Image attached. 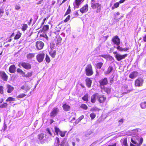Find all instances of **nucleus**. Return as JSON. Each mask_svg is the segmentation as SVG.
Segmentation results:
<instances>
[{"instance_id":"a18cd8bd","label":"nucleus","mask_w":146,"mask_h":146,"mask_svg":"<svg viewBox=\"0 0 146 146\" xmlns=\"http://www.w3.org/2000/svg\"><path fill=\"white\" fill-rule=\"evenodd\" d=\"M80 107L84 110H87L88 108L87 106L84 104H82L81 105Z\"/></svg>"},{"instance_id":"3c124183","label":"nucleus","mask_w":146,"mask_h":146,"mask_svg":"<svg viewBox=\"0 0 146 146\" xmlns=\"http://www.w3.org/2000/svg\"><path fill=\"white\" fill-rule=\"evenodd\" d=\"M26 95L24 94H22L18 96V97L19 98H21L25 96Z\"/></svg>"},{"instance_id":"79ce46f5","label":"nucleus","mask_w":146,"mask_h":146,"mask_svg":"<svg viewBox=\"0 0 146 146\" xmlns=\"http://www.w3.org/2000/svg\"><path fill=\"white\" fill-rule=\"evenodd\" d=\"M45 59L46 61L48 63L50 62V58L48 56L47 54L46 55V58H45Z\"/></svg>"},{"instance_id":"bb28decb","label":"nucleus","mask_w":146,"mask_h":146,"mask_svg":"<svg viewBox=\"0 0 146 146\" xmlns=\"http://www.w3.org/2000/svg\"><path fill=\"white\" fill-rule=\"evenodd\" d=\"M82 99L84 101L88 102V94H86L82 98Z\"/></svg>"},{"instance_id":"e433bc0d","label":"nucleus","mask_w":146,"mask_h":146,"mask_svg":"<svg viewBox=\"0 0 146 146\" xmlns=\"http://www.w3.org/2000/svg\"><path fill=\"white\" fill-rule=\"evenodd\" d=\"M17 71V72L20 73V74H25V73L20 68H18Z\"/></svg>"},{"instance_id":"13d9d810","label":"nucleus","mask_w":146,"mask_h":146,"mask_svg":"<svg viewBox=\"0 0 146 146\" xmlns=\"http://www.w3.org/2000/svg\"><path fill=\"white\" fill-rule=\"evenodd\" d=\"M30 88L28 87L27 86H25V90L26 92H27Z\"/></svg>"},{"instance_id":"49530a36","label":"nucleus","mask_w":146,"mask_h":146,"mask_svg":"<svg viewBox=\"0 0 146 146\" xmlns=\"http://www.w3.org/2000/svg\"><path fill=\"white\" fill-rule=\"evenodd\" d=\"M32 73L31 72H28L27 74L25 75V76L27 78L31 77L32 75Z\"/></svg>"},{"instance_id":"f8f14e48","label":"nucleus","mask_w":146,"mask_h":146,"mask_svg":"<svg viewBox=\"0 0 146 146\" xmlns=\"http://www.w3.org/2000/svg\"><path fill=\"white\" fill-rule=\"evenodd\" d=\"M127 56V54H125L123 55H121L119 54H116L115 56V57L117 60L119 61L122 59H124Z\"/></svg>"},{"instance_id":"2eb2a0df","label":"nucleus","mask_w":146,"mask_h":146,"mask_svg":"<svg viewBox=\"0 0 146 146\" xmlns=\"http://www.w3.org/2000/svg\"><path fill=\"white\" fill-rule=\"evenodd\" d=\"M98 93H96L93 95L91 98V102L92 103H94L96 101V99H98Z\"/></svg>"},{"instance_id":"774afa93","label":"nucleus","mask_w":146,"mask_h":146,"mask_svg":"<svg viewBox=\"0 0 146 146\" xmlns=\"http://www.w3.org/2000/svg\"><path fill=\"white\" fill-rule=\"evenodd\" d=\"M143 40L144 42H146V35L143 37Z\"/></svg>"},{"instance_id":"e2e57ef3","label":"nucleus","mask_w":146,"mask_h":146,"mask_svg":"<svg viewBox=\"0 0 146 146\" xmlns=\"http://www.w3.org/2000/svg\"><path fill=\"white\" fill-rule=\"evenodd\" d=\"M84 118V115H82L79 118V119H80V120H81L82 119H83Z\"/></svg>"},{"instance_id":"4c0bfd02","label":"nucleus","mask_w":146,"mask_h":146,"mask_svg":"<svg viewBox=\"0 0 146 146\" xmlns=\"http://www.w3.org/2000/svg\"><path fill=\"white\" fill-rule=\"evenodd\" d=\"M122 145L123 146H128L126 139H125L123 140Z\"/></svg>"},{"instance_id":"a211bd4d","label":"nucleus","mask_w":146,"mask_h":146,"mask_svg":"<svg viewBox=\"0 0 146 146\" xmlns=\"http://www.w3.org/2000/svg\"><path fill=\"white\" fill-rule=\"evenodd\" d=\"M138 72L136 71L132 72L129 75V77L132 79L135 78L138 76Z\"/></svg>"},{"instance_id":"7ed1b4c3","label":"nucleus","mask_w":146,"mask_h":146,"mask_svg":"<svg viewBox=\"0 0 146 146\" xmlns=\"http://www.w3.org/2000/svg\"><path fill=\"white\" fill-rule=\"evenodd\" d=\"M85 71L86 75L88 76H92L94 73L92 66L91 64H88L87 65L85 68Z\"/></svg>"},{"instance_id":"f257e3e1","label":"nucleus","mask_w":146,"mask_h":146,"mask_svg":"<svg viewBox=\"0 0 146 146\" xmlns=\"http://www.w3.org/2000/svg\"><path fill=\"white\" fill-rule=\"evenodd\" d=\"M136 140H135V137H133L131 139V142L135 144L134 145L131 143L130 144V146H140L142 143L143 141L142 137L137 136L136 137Z\"/></svg>"},{"instance_id":"603ef678","label":"nucleus","mask_w":146,"mask_h":146,"mask_svg":"<svg viewBox=\"0 0 146 146\" xmlns=\"http://www.w3.org/2000/svg\"><path fill=\"white\" fill-rule=\"evenodd\" d=\"M98 110L99 109L96 107H93L92 109V111H96Z\"/></svg>"},{"instance_id":"6e6552de","label":"nucleus","mask_w":146,"mask_h":146,"mask_svg":"<svg viewBox=\"0 0 146 146\" xmlns=\"http://www.w3.org/2000/svg\"><path fill=\"white\" fill-rule=\"evenodd\" d=\"M56 142L57 143L58 146H66V140L65 139L63 140L60 143L59 138L57 137Z\"/></svg>"},{"instance_id":"39448f33","label":"nucleus","mask_w":146,"mask_h":146,"mask_svg":"<svg viewBox=\"0 0 146 146\" xmlns=\"http://www.w3.org/2000/svg\"><path fill=\"white\" fill-rule=\"evenodd\" d=\"M143 79L141 78H139L135 81V85L136 86H143Z\"/></svg>"},{"instance_id":"8fccbe9b","label":"nucleus","mask_w":146,"mask_h":146,"mask_svg":"<svg viewBox=\"0 0 146 146\" xmlns=\"http://www.w3.org/2000/svg\"><path fill=\"white\" fill-rule=\"evenodd\" d=\"M70 15L68 16L66 19L64 20V21L65 22H68L70 19Z\"/></svg>"},{"instance_id":"0e129e2a","label":"nucleus","mask_w":146,"mask_h":146,"mask_svg":"<svg viewBox=\"0 0 146 146\" xmlns=\"http://www.w3.org/2000/svg\"><path fill=\"white\" fill-rule=\"evenodd\" d=\"M123 119H120V120L119 121V123H122L123 122Z\"/></svg>"},{"instance_id":"69168bd1","label":"nucleus","mask_w":146,"mask_h":146,"mask_svg":"<svg viewBox=\"0 0 146 146\" xmlns=\"http://www.w3.org/2000/svg\"><path fill=\"white\" fill-rule=\"evenodd\" d=\"M43 0H41L39 1L37 3V4H40L42 3V1Z\"/></svg>"},{"instance_id":"f704fd0d","label":"nucleus","mask_w":146,"mask_h":146,"mask_svg":"<svg viewBox=\"0 0 146 146\" xmlns=\"http://www.w3.org/2000/svg\"><path fill=\"white\" fill-rule=\"evenodd\" d=\"M117 46H114V47L117 48L118 50H119V51H122V49H123V48L119 46V45Z\"/></svg>"},{"instance_id":"72a5a7b5","label":"nucleus","mask_w":146,"mask_h":146,"mask_svg":"<svg viewBox=\"0 0 146 146\" xmlns=\"http://www.w3.org/2000/svg\"><path fill=\"white\" fill-rule=\"evenodd\" d=\"M104 90L108 94H109L111 92V88H104Z\"/></svg>"},{"instance_id":"5fc2aeb1","label":"nucleus","mask_w":146,"mask_h":146,"mask_svg":"<svg viewBox=\"0 0 146 146\" xmlns=\"http://www.w3.org/2000/svg\"><path fill=\"white\" fill-rule=\"evenodd\" d=\"M4 13V11L3 9H0V17H1L3 14Z\"/></svg>"},{"instance_id":"a878e982","label":"nucleus","mask_w":146,"mask_h":146,"mask_svg":"<svg viewBox=\"0 0 146 146\" xmlns=\"http://www.w3.org/2000/svg\"><path fill=\"white\" fill-rule=\"evenodd\" d=\"M35 56L34 53H29L27 55V58L28 59H31Z\"/></svg>"},{"instance_id":"052dcab7","label":"nucleus","mask_w":146,"mask_h":146,"mask_svg":"<svg viewBox=\"0 0 146 146\" xmlns=\"http://www.w3.org/2000/svg\"><path fill=\"white\" fill-rule=\"evenodd\" d=\"M132 131L133 133H134V132H135V134H136V133H137L138 131V129H135L134 130H133Z\"/></svg>"},{"instance_id":"0eeeda50","label":"nucleus","mask_w":146,"mask_h":146,"mask_svg":"<svg viewBox=\"0 0 146 146\" xmlns=\"http://www.w3.org/2000/svg\"><path fill=\"white\" fill-rule=\"evenodd\" d=\"M112 41L114 44L116 45H119L120 40L118 36L116 35L114 36L112 39Z\"/></svg>"},{"instance_id":"6e6d98bb","label":"nucleus","mask_w":146,"mask_h":146,"mask_svg":"<svg viewBox=\"0 0 146 146\" xmlns=\"http://www.w3.org/2000/svg\"><path fill=\"white\" fill-rule=\"evenodd\" d=\"M15 9L16 10H19L21 8V7L19 5H16L15 6Z\"/></svg>"},{"instance_id":"f3484780","label":"nucleus","mask_w":146,"mask_h":146,"mask_svg":"<svg viewBox=\"0 0 146 146\" xmlns=\"http://www.w3.org/2000/svg\"><path fill=\"white\" fill-rule=\"evenodd\" d=\"M84 0H75V4L74 3V5L75 8H78L79 5L83 2Z\"/></svg>"},{"instance_id":"a19ab883","label":"nucleus","mask_w":146,"mask_h":146,"mask_svg":"<svg viewBox=\"0 0 146 146\" xmlns=\"http://www.w3.org/2000/svg\"><path fill=\"white\" fill-rule=\"evenodd\" d=\"M15 100V98H13L12 97H9L6 100V102L9 101V102H13Z\"/></svg>"},{"instance_id":"c03bdc74","label":"nucleus","mask_w":146,"mask_h":146,"mask_svg":"<svg viewBox=\"0 0 146 146\" xmlns=\"http://www.w3.org/2000/svg\"><path fill=\"white\" fill-rule=\"evenodd\" d=\"M90 116L92 119H94L96 116V114L94 113H92L90 114Z\"/></svg>"},{"instance_id":"cd10ccee","label":"nucleus","mask_w":146,"mask_h":146,"mask_svg":"<svg viewBox=\"0 0 146 146\" xmlns=\"http://www.w3.org/2000/svg\"><path fill=\"white\" fill-rule=\"evenodd\" d=\"M50 54L52 58H54L56 55V50H52L50 52Z\"/></svg>"},{"instance_id":"f03ea898","label":"nucleus","mask_w":146,"mask_h":146,"mask_svg":"<svg viewBox=\"0 0 146 146\" xmlns=\"http://www.w3.org/2000/svg\"><path fill=\"white\" fill-rule=\"evenodd\" d=\"M96 0H91V7L94 9H97L96 12L97 13H98L101 10V6L99 3H96Z\"/></svg>"},{"instance_id":"393cba45","label":"nucleus","mask_w":146,"mask_h":146,"mask_svg":"<svg viewBox=\"0 0 146 146\" xmlns=\"http://www.w3.org/2000/svg\"><path fill=\"white\" fill-rule=\"evenodd\" d=\"M100 56L106 59L109 58V59L111 60H112L113 59V58L112 57V56H110L109 55H101Z\"/></svg>"},{"instance_id":"c85d7f7f","label":"nucleus","mask_w":146,"mask_h":146,"mask_svg":"<svg viewBox=\"0 0 146 146\" xmlns=\"http://www.w3.org/2000/svg\"><path fill=\"white\" fill-rule=\"evenodd\" d=\"M140 106L142 109H144L146 108V101L141 102L140 104Z\"/></svg>"},{"instance_id":"dca6fc26","label":"nucleus","mask_w":146,"mask_h":146,"mask_svg":"<svg viewBox=\"0 0 146 146\" xmlns=\"http://www.w3.org/2000/svg\"><path fill=\"white\" fill-rule=\"evenodd\" d=\"M100 84L101 86V87L102 88H104V86L106 85L108 83L107 78H105L101 80L100 81Z\"/></svg>"},{"instance_id":"2f4dec72","label":"nucleus","mask_w":146,"mask_h":146,"mask_svg":"<svg viewBox=\"0 0 146 146\" xmlns=\"http://www.w3.org/2000/svg\"><path fill=\"white\" fill-rule=\"evenodd\" d=\"M54 130L55 133L57 135H58V134L60 133V132L61 131H60L59 128L57 127H54Z\"/></svg>"},{"instance_id":"7c9ffc66","label":"nucleus","mask_w":146,"mask_h":146,"mask_svg":"<svg viewBox=\"0 0 146 146\" xmlns=\"http://www.w3.org/2000/svg\"><path fill=\"white\" fill-rule=\"evenodd\" d=\"M119 2H116L113 5L112 7V9L113 10L115 8H116L118 7L119 6Z\"/></svg>"},{"instance_id":"bf43d9fd","label":"nucleus","mask_w":146,"mask_h":146,"mask_svg":"<svg viewBox=\"0 0 146 146\" xmlns=\"http://www.w3.org/2000/svg\"><path fill=\"white\" fill-rule=\"evenodd\" d=\"M129 49V48L128 47H126L125 48H123L122 51H127Z\"/></svg>"},{"instance_id":"5701e85b","label":"nucleus","mask_w":146,"mask_h":146,"mask_svg":"<svg viewBox=\"0 0 146 146\" xmlns=\"http://www.w3.org/2000/svg\"><path fill=\"white\" fill-rule=\"evenodd\" d=\"M113 69V67L111 66H110L107 71H105L104 72L105 75H107L110 73Z\"/></svg>"},{"instance_id":"412c9836","label":"nucleus","mask_w":146,"mask_h":146,"mask_svg":"<svg viewBox=\"0 0 146 146\" xmlns=\"http://www.w3.org/2000/svg\"><path fill=\"white\" fill-rule=\"evenodd\" d=\"M7 92L9 93H11L14 89L13 87L9 84L7 85Z\"/></svg>"},{"instance_id":"4be33fe9","label":"nucleus","mask_w":146,"mask_h":146,"mask_svg":"<svg viewBox=\"0 0 146 146\" xmlns=\"http://www.w3.org/2000/svg\"><path fill=\"white\" fill-rule=\"evenodd\" d=\"M62 107L64 110L66 111H69L70 108V106L66 104H64Z\"/></svg>"},{"instance_id":"37998d69","label":"nucleus","mask_w":146,"mask_h":146,"mask_svg":"<svg viewBox=\"0 0 146 146\" xmlns=\"http://www.w3.org/2000/svg\"><path fill=\"white\" fill-rule=\"evenodd\" d=\"M66 31L67 33H70V25H68L66 27Z\"/></svg>"},{"instance_id":"c756f323","label":"nucleus","mask_w":146,"mask_h":146,"mask_svg":"<svg viewBox=\"0 0 146 146\" xmlns=\"http://www.w3.org/2000/svg\"><path fill=\"white\" fill-rule=\"evenodd\" d=\"M103 63L102 62H98L97 64L96 67L97 69H100L102 66Z\"/></svg>"},{"instance_id":"864d4df0","label":"nucleus","mask_w":146,"mask_h":146,"mask_svg":"<svg viewBox=\"0 0 146 146\" xmlns=\"http://www.w3.org/2000/svg\"><path fill=\"white\" fill-rule=\"evenodd\" d=\"M71 12V10L70 9H68L67 10L66 12L65 13V15H67L69 14Z\"/></svg>"},{"instance_id":"4d7b16f0","label":"nucleus","mask_w":146,"mask_h":146,"mask_svg":"<svg viewBox=\"0 0 146 146\" xmlns=\"http://www.w3.org/2000/svg\"><path fill=\"white\" fill-rule=\"evenodd\" d=\"M47 133H48L49 134L50 136H53V134L52 133L51 131L49 129H47Z\"/></svg>"},{"instance_id":"20e7f679","label":"nucleus","mask_w":146,"mask_h":146,"mask_svg":"<svg viewBox=\"0 0 146 146\" xmlns=\"http://www.w3.org/2000/svg\"><path fill=\"white\" fill-rule=\"evenodd\" d=\"M20 64L24 68L27 70L30 69L31 68V64L29 63L25 62L20 63L19 64V66L20 67H21Z\"/></svg>"},{"instance_id":"9d476101","label":"nucleus","mask_w":146,"mask_h":146,"mask_svg":"<svg viewBox=\"0 0 146 146\" xmlns=\"http://www.w3.org/2000/svg\"><path fill=\"white\" fill-rule=\"evenodd\" d=\"M36 46L38 50H41L44 46V44L41 41L39 40L36 42Z\"/></svg>"},{"instance_id":"09e8293b","label":"nucleus","mask_w":146,"mask_h":146,"mask_svg":"<svg viewBox=\"0 0 146 146\" xmlns=\"http://www.w3.org/2000/svg\"><path fill=\"white\" fill-rule=\"evenodd\" d=\"M3 87L2 86H0V93L3 94Z\"/></svg>"},{"instance_id":"4468645a","label":"nucleus","mask_w":146,"mask_h":146,"mask_svg":"<svg viewBox=\"0 0 146 146\" xmlns=\"http://www.w3.org/2000/svg\"><path fill=\"white\" fill-rule=\"evenodd\" d=\"M38 139L39 140L40 143L42 144L44 143L46 141V140L44 139V134H43L41 133L38 134Z\"/></svg>"},{"instance_id":"423d86ee","label":"nucleus","mask_w":146,"mask_h":146,"mask_svg":"<svg viewBox=\"0 0 146 146\" xmlns=\"http://www.w3.org/2000/svg\"><path fill=\"white\" fill-rule=\"evenodd\" d=\"M59 109L57 108H54L53 109L50 114V116L51 118H54L56 116L59 111Z\"/></svg>"},{"instance_id":"338daca9","label":"nucleus","mask_w":146,"mask_h":146,"mask_svg":"<svg viewBox=\"0 0 146 146\" xmlns=\"http://www.w3.org/2000/svg\"><path fill=\"white\" fill-rule=\"evenodd\" d=\"M81 120H80V119H79V118L77 119L76 120V122L77 123H78L79 122H80Z\"/></svg>"},{"instance_id":"aec40b11","label":"nucleus","mask_w":146,"mask_h":146,"mask_svg":"<svg viewBox=\"0 0 146 146\" xmlns=\"http://www.w3.org/2000/svg\"><path fill=\"white\" fill-rule=\"evenodd\" d=\"M16 68L14 64L11 66L9 68V72L11 73H15L16 71Z\"/></svg>"},{"instance_id":"6ab92c4d","label":"nucleus","mask_w":146,"mask_h":146,"mask_svg":"<svg viewBox=\"0 0 146 146\" xmlns=\"http://www.w3.org/2000/svg\"><path fill=\"white\" fill-rule=\"evenodd\" d=\"M88 5L87 4H86L80 9V11L82 13H83L87 12L88 11Z\"/></svg>"},{"instance_id":"9b49d317","label":"nucleus","mask_w":146,"mask_h":146,"mask_svg":"<svg viewBox=\"0 0 146 146\" xmlns=\"http://www.w3.org/2000/svg\"><path fill=\"white\" fill-rule=\"evenodd\" d=\"M0 78L4 81H7L8 80V76L5 72L0 71Z\"/></svg>"},{"instance_id":"ea45409f","label":"nucleus","mask_w":146,"mask_h":146,"mask_svg":"<svg viewBox=\"0 0 146 146\" xmlns=\"http://www.w3.org/2000/svg\"><path fill=\"white\" fill-rule=\"evenodd\" d=\"M49 29V26L48 25H44L42 28L43 31H47Z\"/></svg>"},{"instance_id":"680f3d73","label":"nucleus","mask_w":146,"mask_h":146,"mask_svg":"<svg viewBox=\"0 0 146 146\" xmlns=\"http://www.w3.org/2000/svg\"><path fill=\"white\" fill-rule=\"evenodd\" d=\"M126 0H121L119 2V3H122L124 2Z\"/></svg>"},{"instance_id":"1a4fd4ad","label":"nucleus","mask_w":146,"mask_h":146,"mask_svg":"<svg viewBox=\"0 0 146 146\" xmlns=\"http://www.w3.org/2000/svg\"><path fill=\"white\" fill-rule=\"evenodd\" d=\"M45 56L44 53H40L36 55V58L38 61L39 62H42L44 59Z\"/></svg>"},{"instance_id":"de8ad7c7","label":"nucleus","mask_w":146,"mask_h":146,"mask_svg":"<svg viewBox=\"0 0 146 146\" xmlns=\"http://www.w3.org/2000/svg\"><path fill=\"white\" fill-rule=\"evenodd\" d=\"M7 105V103H4L3 104L1 105L0 106V108H3L6 107Z\"/></svg>"},{"instance_id":"473e14b6","label":"nucleus","mask_w":146,"mask_h":146,"mask_svg":"<svg viewBox=\"0 0 146 146\" xmlns=\"http://www.w3.org/2000/svg\"><path fill=\"white\" fill-rule=\"evenodd\" d=\"M21 34L19 32H18L14 37V39L16 40L19 39L21 36Z\"/></svg>"},{"instance_id":"b1692460","label":"nucleus","mask_w":146,"mask_h":146,"mask_svg":"<svg viewBox=\"0 0 146 146\" xmlns=\"http://www.w3.org/2000/svg\"><path fill=\"white\" fill-rule=\"evenodd\" d=\"M86 86L89 88L91 87L92 83V81L90 78H88L86 79Z\"/></svg>"},{"instance_id":"ddd939ff","label":"nucleus","mask_w":146,"mask_h":146,"mask_svg":"<svg viewBox=\"0 0 146 146\" xmlns=\"http://www.w3.org/2000/svg\"><path fill=\"white\" fill-rule=\"evenodd\" d=\"M106 99V97L104 95H99L98 94V100L100 103L104 102Z\"/></svg>"},{"instance_id":"c9c22d12","label":"nucleus","mask_w":146,"mask_h":146,"mask_svg":"<svg viewBox=\"0 0 146 146\" xmlns=\"http://www.w3.org/2000/svg\"><path fill=\"white\" fill-rule=\"evenodd\" d=\"M27 27L28 26L26 24H23L22 28V31H25L27 29Z\"/></svg>"},{"instance_id":"58836bf2","label":"nucleus","mask_w":146,"mask_h":146,"mask_svg":"<svg viewBox=\"0 0 146 146\" xmlns=\"http://www.w3.org/2000/svg\"><path fill=\"white\" fill-rule=\"evenodd\" d=\"M66 132L67 131H61L60 132V133L58 135H60L62 137H64V136L65 134L66 133Z\"/></svg>"}]
</instances>
